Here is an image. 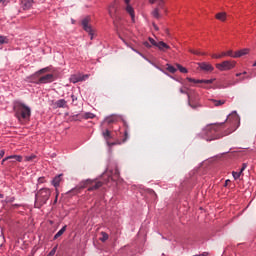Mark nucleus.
Listing matches in <instances>:
<instances>
[{"label":"nucleus","instance_id":"680f3d73","mask_svg":"<svg viewBox=\"0 0 256 256\" xmlns=\"http://www.w3.org/2000/svg\"><path fill=\"white\" fill-rule=\"evenodd\" d=\"M14 161H12V163H15V161H17V159H13Z\"/></svg>","mask_w":256,"mask_h":256},{"label":"nucleus","instance_id":"412c9836","mask_svg":"<svg viewBox=\"0 0 256 256\" xmlns=\"http://www.w3.org/2000/svg\"><path fill=\"white\" fill-rule=\"evenodd\" d=\"M151 14H152V17H154V19H161V14L159 13V8H155Z\"/></svg>","mask_w":256,"mask_h":256},{"label":"nucleus","instance_id":"72a5a7b5","mask_svg":"<svg viewBox=\"0 0 256 256\" xmlns=\"http://www.w3.org/2000/svg\"><path fill=\"white\" fill-rule=\"evenodd\" d=\"M13 201H15V197H7L2 203H13Z\"/></svg>","mask_w":256,"mask_h":256},{"label":"nucleus","instance_id":"4468645a","mask_svg":"<svg viewBox=\"0 0 256 256\" xmlns=\"http://www.w3.org/2000/svg\"><path fill=\"white\" fill-rule=\"evenodd\" d=\"M248 54H249V49L245 48V49L235 52L233 58L237 59L239 57H243V55H248Z\"/></svg>","mask_w":256,"mask_h":256},{"label":"nucleus","instance_id":"2f4dec72","mask_svg":"<svg viewBox=\"0 0 256 256\" xmlns=\"http://www.w3.org/2000/svg\"><path fill=\"white\" fill-rule=\"evenodd\" d=\"M232 175H233V178H234L235 180H237V179H239V177H241V175H243V174H242V172H232Z\"/></svg>","mask_w":256,"mask_h":256},{"label":"nucleus","instance_id":"e2e57ef3","mask_svg":"<svg viewBox=\"0 0 256 256\" xmlns=\"http://www.w3.org/2000/svg\"><path fill=\"white\" fill-rule=\"evenodd\" d=\"M55 203H57V196H56V199H55Z\"/></svg>","mask_w":256,"mask_h":256},{"label":"nucleus","instance_id":"a19ab883","mask_svg":"<svg viewBox=\"0 0 256 256\" xmlns=\"http://www.w3.org/2000/svg\"><path fill=\"white\" fill-rule=\"evenodd\" d=\"M127 139H129V132L127 130H125L123 142L125 143V141H127Z\"/></svg>","mask_w":256,"mask_h":256},{"label":"nucleus","instance_id":"4be33fe9","mask_svg":"<svg viewBox=\"0 0 256 256\" xmlns=\"http://www.w3.org/2000/svg\"><path fill=\"white\" fill-rule=\"evenodd\" d=\"M211 101L213 102V105L215 107H221V105H225V100H215V99H212Z\"/></svg>","mask_w":256,"mask_h":256},{"label":"nucleus","instance_id":"864d4df0","mask_svg":"<svg viewBox=\"0 0 256 256\" xmlns=\"http://www.w3.org/2000/svg\"><path fill=\"white\" fill-rule=\"evenodd\" d=\"M153 27L156 31H159V27H157V24H153Z\"/></svg>","mask_w":256,"mask_h":256},{"label":"nucleus","instance_id":"2eb2a0df","mask_svg":"<svg viewBox=\"0 0 256 256\" xmlns=\"http://www.w3.org/2000/svg\"><path fill=\"white\" fill-rule=\"evenodd\" d=\"M156 47L160 51H167V49H170L169 45H167V43H165L163 41L157 42Z\"/></svg>","mask_w":256,"mask_h":256},{"label":"nucleus","instance_id":"bf43d9fd","mask_svg":"<svg viewBox=\"0 0 256 256\" xmlns=\"http://www.w3.org/2000/svg\"><path fill=\"white\" fill-rule=\"evenodd\" d=\"M3 197H4L3 194H0V199H3Z\"/></svg>","mask_w":256,"mask_h":256},{"label":"nucleus","instance_id":"7c9ffc66","mask_svg":"<svg viewBox=\"0 0 256 256\" xmlns=\"http://www.w3.org/2000/svg\"><path fill=\"white\" fill-rule=\"evenodd\" d=\"M189 91H192V90L188 89L186 87L180 88V93H182V95H187V93H189Z\"/></svg>","mask_w":256,"mask_h":256},{"label":"nucleus","instance_id":"603ef678","mask_svg":"<svg viewBox=\"0 0 256 256\" xmlns=\"http://www.w3.org/2000/svg\"><path fill=\"white\" fill-rule=\"evenodd\" d=\"M209 255V252H203L202 254L198 255V256H207Z\"/></svg>","mask_w":256,"mask_h":256},{"label":"nucleus","instance_id":"de8ad7c7","mask_svg":"<svg viewBox=\"0 0 256 256\" xmlns=\"http://www.w3.org/2000/svg\"><path fill=\"white\" fill-rule=\"evenodd\" d=\"M245 79H249V77H241L239 80H237V83H239L240 81H245Z\"/></svg>","mask_w":256,"mask_h":256},{"label":"nucleus","instance_id":"f704fd0d","mask_svg":"<svg viewBox=\"0 0 256 256\" xmlns=\"http://www.w3.org/2000/svg\"><path fill=\"white\" fill-rule=\"evenodd\" d=\"M225 57H235V54H233V50L225 52Z\"/></svg>","mask_w":256,"mask_h":256},{"label":"nucleus","instance_id":"6e6d98bb","mask_svg":"<svg viewBox=\"0 0 256 256\" xmlns=\"http://www.w3.org/2000/svg\"><path fill=\"white\" fill-rule=\"evenodd\" d=\"M131 0H124V2L126 3V5H129Z\"/></svg>","mask_w":256,"mask_h":256},{"label":"nucleus","instance_id":"a18cd8bd","mask_svg":"<svg viewBox=\"0 0 256 256\" xmlns=\"http://www.w3.org/2000/svg\"><path fill=\"white\" fill-rule=\"evenodd\" d=\"M159 3H158V6L160 9H163V0H158Z\"/></svg>","mask_w":256,"mask_h":256},{"label":"nucleus","instance_id":"9d476101","mask_svg":"<svg viewBox=\"0 0 256 256\" xmlns=\"http://www.w3.org/2000/svg\"><path fill=\"white\" fill-rule=\"evenodd\" d=\"M198 66L200 67V69L202 71H210L211 72L214 69L213 66L207 62H200V63H198Z\"/></svg>","mask_w":256,"mask_h":256},{"label":"nucleus","instance_id":"c756f323","mask_svg":"<svg viewBox=\"0 0 256 256\" xmlns=\"http://www.w3.org/2000/svg\"><path fill=\"white\" fill-rule=\"evenodd\" d=\"M189 52L193 55H205V53H201L199 50L189 49Z\"/></svg>","mask_w":256,"mask_h":256},{"label":"nucleus","instance_id":"20e7f679","mask_svg":"<svg viewBox=\"0 0 256 256\" xmlns=\"http://www.w3.org/2000/svg\"><path fill=\"white\" fill-rule=\"evenodd\" d=\"M85 187H88V191H97V189H100V187H103V182L97 181V180H85L80 183V187L73 189L72 193H79L80 189H85Z\"/></svg>","mask_w":256,"mask_h":256},{"label":"nucleus","instance_id":"4c0bfd02","mask_svg":"<svg viewBox=\"0 0 256 256\" xmlns=\"http://www.w3.org/2000/svg\"><path fill=\"white\" fill-rule=\"evenodd\" d=\"M146 192L148 193V195H154V197H157V194L155 193V190H153V189H147Z\"/></svg>","mask_w":256,"mask_h":256},{"label":"nucleus","instance_id":"5fc2aeb1","mask_svg":"<svg viewBox=\"0 0 256 256\" xmlns=\"http://www.w3.org/2000/svg\"><path fill=\"white\" fill-rule=\"evenodd\" d=\"M229 183H231V180H226L225 186H227Z\"/></svg>","mask_w":256,"mask_h":256},{"label":"nucleus","instance_id":"49530a36","mask_svg":"<svg viewBox=\"0 0 256 256\" xmlns=\"http://www.w3.org/2000/svg\"><path fill=\"white\" fill-rule=\"evenodd\" d=\"M38 183H45V178L40 177V178L38 179Z\"/></svg>","mask_w":256,"mask_h":256},{"label":"nucleus","instance_id":"3c124183","mask_svg":"<svg viewBox=\"0 0 256 256\" xmlns=\"http://www.w3.org/2000/svg\"><path fill=\"white\" fill-rule=\"evenodd\" d=\"M81 78H83L84 79V81H86V79H89V75H83V76H81Z\"/></svg>","mask_w":256,"mask_h":256},{"label":"nucleus","instance_id":"dca6fc26","mask_svg":"<svg viewBox=\"0 0 256 256\" xmlns=\"http://www.w3.org/2000/svg\"><path fill=\"white\" fill-rule=\"evenodd\" d=\"M126 11L127 13H129L132 21H135V10L133 9V7H131V5L128 4L126 7Z\"/></svg>","mask_w":256,"mask_h":256},{"label":"nucleus","instance_id":"f3484780","mask_svg":"<svg viewBox=\"0 0 256 256\" xmlns=\"http://www.w3.org/2000/svg\"><path fill=\"white\" fill-rule=\"evenodd\" d=\"M56 107L65 108L67 107V101L65 99H60L55 102Z\"/></svg>","mask_w":256,"mask_h":256},{"label":"nucleus","instance_id":"8fccbe9b","mask_svg":"<svg viewBox=\"0 0 256 256\" xmlns=\"http://www.w3.org/2000/svg\"><path fill=\"white\" fill-rule=\"evenodd\" d=\"M7 5V0H0V5Z\"/></svg>","mask_w":256,"mask_h":256},{"label":"nucleus","instance_id":"09e8293b","mask_svg":"<svg viewBox=\"0 0 256 256\" xmlns=\"http://www.w3.org/2000/svg\"><path fill=\"white\" fill-rule=\"evenodd\" d=\"M71 98H72V101H73V103H75V101H77V96H75V95H71Z\"/></svg>","mask_w":256,"mask_h":256},{"label":"nucleus","instance_id":"7ed1b4c3","mask_svg":"<svg viewBox=\"0 0 256 256\" xmlns=\"http://www.w3.org/2000/svg\"><path fill=\"white\" fill-rule=\"evenodd\" d=\"M223 125H225V122L215 123L207 126V128L204 130V134L206 135V141H215V139H219L221 136L216 133L223 129Z\"/></svg>","mask_w":256,"mask_h":256},{"label":"nucleus","instance_id":"c85d7f7f","mask_svg":"<svg viewBox=\"0 0 256 256\" xmlns=\"http://www.w3.org/2000/svg\"><path fill=\"white\" fill-rule=\"evenodd\" d=\"M167 71H169V73H177V69L174 68L173 66H171L170 64H167Z\"/></svg>","mask_w":256,"mask_h":256},{"label":"nucleus","instance_id":"c9c22d12","mask_svg":"<svg viewBox=\"0 0 256 256\" xmlns=\"http://www.w3.org/2000/svg\"><path fill=\"white\" fill-rule=\"evenodd\" d=\"M36 158H37L36 155L26 156V157H25V161H33V159H36Z\"/></svg>","mask_w":256,"mask_h":256},{"label":"nucleus","instance_id":"ddd939ff","mask_svg":"<svg viewBox=\"0 0 256 256\" xmlns=\"http://www.w3.org/2000/svg\"><path fill=\"white\" fill-rule=\"evenodd\" d=\"M61 181H63V174L57 175L53 180H52V185L54 187H59L61 185Z\"/></svg>","mask_w":256,"mask_h":256},{"label":"nucleus","instance_id":"f8f14e48","mask_svg":"<svg viewBox=\"0 0 256 256\" xmlns=\"http://www.w3.org/2000/svg\"><path fill=\"white\" fill-rule=\"evenodd\" d=\"M9 159H16V161H18V163H21V161H23V156H21V155L8 156L2 160V165H5V161H9Z\"/></svg>","mask_w":256,"mask_h":256},{"label":"nucleus","instance_id":"5701e85b","mask_svg":"<svg viewBox=\"0 0 256 256\" xmlns=\"http://www.w3.org/2000/svg\"><path fill=\"white\" fill-rule=\"evenodd\" d=\"M82 119H95V114L91 112H86L82 115Z\"/></svg>","mask_w":256,"mask_h":256},{"label":"nucleus","instance_id":"a211bd4d","mask_svg":"<svg viewBox=\"0 0 256 256\" xmlns=\"http://www.w3.org/2000/svg\"><path fill=\"white\" fill-rule=\"evenodd\" d=\"M70 81H71V83H79V81H85V78H81V75H79V76L72 75L70 77Z\"/></svg>","mask_w":256,"mask_h":256},{"label":"nucleus","instance_id":"39448f33","mask_svg":"<svg viewBox=\"0 0 256 256\" xmlns=\"http://www.w3.org/2000/svg\"><path fill=\"white\" fill-rule=\"evenodd\" d=\"M187 97L189 107L192 109H199L201 107V104H199V94L195 90H189Z\"/></svg>","mask_w":256,"mask_h":256},{"label":"nucleus","instance_id":"6e6552de","mask_svg":"<svg viewBox=\"0 0 256 256\" xmlns=\"http://www.w3.org/2000/svg\"><path fill=\"white\" fill-rule=\"evenodd\" d=\"M55 81V76L53 74H46L45 76H41L38 79V84H47L53 83Z\"/></svg>","mask_w":256,"mask_h":256},{"label":"nucleus","instance_id":"473e14b6","mask_svg":"<svg viewBox=\"0 0 256 256\" xmlns=\"http://www.w3.org/2000/svg\"><path fill=\"white\" fill-rule=\"evenodd\" d=\"M4 43H7V37L0 35V45H4Z\"/></svg>","mask_w":256,"mask_h":256},{"label":"nucleus","instance_id":"6ab92c4d","mask_svg":"<svg viewBox=\"0 0 256 256\" xmlns=\"http://www.w3.org/2000/svg\"><path fill=\"white\" fill-rule=\"evenodd\" d=\"M216 19H218V21H226L227 13H225V12L217 13L216 14Z\"/></svg>","mask_w":256,"mask_h":256},{"label":"nucleus","instance_id":"393cba45","mask_svg":"<svg viewBox=\"0 0 256 256\" xmlns=\"http://www.w3.org/2000/svg\"><path fill=\"white\" fill-rule=\"evenodd\" d=\"M101 238L100 241H102V243H105V241H107V239H109V234L106 232H101Z\"/></svg>","mask_w":256,"mask_h":256},{"label":"nucleus","instance_id":"c03bdc74","mask_svg":"<svg viewBox=\"0 0 256 256\" xmlns=\"http://www.w3.org/2000/svg\"><path fill=\"white\" fill-rule=\"evenodd\" d=\"M5 157V150H0V159H3Z\"/></svg>","mask_w":256,"mask_h":256},{"label":"nucleus","instance_id":"79ce46f5","mask_svg":"<svg viewBox=\"0 0 256 256\" xmlns=\"http://www.w3.org/2000/svg\"><path fill=\"white\" fill-rule=\"evenodd\" d=\"M246 169H247V163H243L242 168L240 169V172H242L243 174V171H245Z\"/></svg>","mask_w":256,"mask_h":256},{"label":"nucleus","instance_id":"b1692460","mask_svg":"<svg viewBox=\"0 0 256 256\" xmlns=\"http://www.w3.org/2000/svg\"><path fill=\"white\" fill-rule=\"evenodd\" d=\"M104 139H106V141H109V139H111V131L106 130L102 133Z\"/></svg>","mask_w":256,"mask_h":256},{"label":"nucleus","instance_id":"58836bf2","mask_svg":"<svg viewBox=\"0 0 256 256\" xmlns=\"http://www.w3.org/2000/svg\"><path fill=\"white\" fill-rule=\"evenodd\" d=\"M148 41H149V43H151V45H153L154 47H157V43H158V42L155 41V39L149 38Z\"/></svg>","mask_w":256,"mask_h":256},{"label":"nucleus","instance_id":"13d9d810","mask_svg":"<svg viewBox=\"0 0 256 256\" xmlns=\"http://www.w3.org/2000/svg\"><path fill=\"white\" fill-rule=\"evenodd\" d=\"M242 73H237L236 77H241Z\"/></svg>","mask_w":256,"mask_h":256},{"label":"nucleus","instance_id":"bb28decb","mask_svg":"<svg viewBox=\"0 0 256 256\" xmlns=\"http://www.w3.org/2000/svg\"><path fill=\"white\" fill-rule=\"evenodd\" d=\"M176 67L180 73H188L187 68L183 67L181 64H176Z\"/></svg>","mask_w":256,"mask_h":256},{"label":"nucleus","instance_id":"052dcab7","mask_svg":"<svg viewBox=\"0 0 256 256\" xmlns=\"http://www.w3.org/2000/svg\"><path fill=\"white\" fill-rule=\"evenodd\" d=\"M242 75H247V72L244 71V72L242 73Z\"/></svg>","mask_w":256,"mask_h":256},{"label":"nucleus","instance_id":"aec40b11","mask_svg":"<svg viewBox=\"0 0 256 256\" xmlns=\"http://www.w3.org/2000/svg\"><path fill=\"white\" fill-rule=\"evenodd\" d=\"M67 231V225H65L63 228H61L55 235H54V240H57L63 233Z\"/></svg>","mask_w":256,"mask_h":256},{"label":"nucleus","instance_id":"a878e982","mask_svg":"<svg viewBox=\"0 0 256 256\" xmlns=\"http://www.w3.org/2000/svg\"><path fill=\"white\" fill-rule=\"evenodd\" d=\"M42 73H47V68L37 71L34 75H32V78L39 77V75H42Z\"/></svg>","mask_w":256,"mask_h":256},{"label":"nucleus","instance_id":"423d86ee","mask_svg":"<svg viewBox=\"0 0 256 256\" xmlns=\"http://www.w3.org/2000/svg\"><path fill=\"white\" fill-rule=\"evenodd\" d=\"M235 67L234 61H223L222 63L216 64V69L219 71H231Z\"/></svg>","mask_w":256,"mask_h":256},{"label":"nucleus","instance_id":"f257e3e1","mask_svg":"<svg viewBox=\"0 0 256 256\" xmlns=\"http://www.w3.org/2000/svg\"><path fill=\"white\" fill-rule=\"evenodd\" d=\"M15 117L18 119L19 123L25 125L29 123L31 119V108L24 103L18 102L14 105Z\"/></svg>","mask_w":256,"mask_h":256},{"label":"nucleus","instance_id":"0eeeda50","mask_svg":"<svg viewBox=\"0 0 256 256\" xmlns=\"http://www.w3.org/2000/svg\"><path fill=\"white\" fill-rule=\"evenodd\" d=\"M82 27L84 31L90 35V39H93V28L89 25V18H84L82 20Z\"/></svg>","mask_w":256,"mask_h":256},{"label":"nucleus","instance_id":"1a4fd4ad","mask_svg":"<svg viewBox=\"0 0 256 256\" xmlns=\"http://www.w3.org/2000/svg\"><path fill=\"white\" fill-rule=\"evenodd\" d=\"M108 13L112 19H115L117 15V5L115 3H112L108 8Z\"/></svg>","mask_w":256,"mask_h":256},{"label":"nucleus","instance_id":"e433bc0d","mask_svg":"<svg viewBox=\"0 0 256 256\" xmlns=\"http://www.w3.org/2000/svg\"><path fill=\"white\" fill-rule=\"evenodd\" d=\"M213 79H209V80H200V83H205L206 85H211V83H213Z\"/></svg>","mask_w":256,"mask_h":256},{"label":"nucleus","instance_id":"f03ea898","mask_svg":"<svg viewBox=\"0 0 256 256\" xmlns=\"http://www.w3.org/2000/svg\"><path fill=\"white\" fill-rule=\"evenodd\" d=\"M51 197V189L49 188H42L38 190L35 194V207L36 209H41L43 205H47Z\"/></svg>","mask_w":256,"mask_h":256},{"label":"nucleus","instance_id":"37998d69","mask_svg":"<svg viewBox=\"0 0 256 256\" xmlns=\"http://www.w3.org/2000/svg\"><path fill=\"white\" fill-rule=\"evenodd\" d=\"M143 45H144V47H147L148 49H150V47H151V44L148 41H145L143 43Z\"/></svg>","mask_w":256,"mask_h":256},{"label":"nucleus","instance_id":"cd10ccee","mask_svg":"<svg viewBox=\"0 0 256 256\" xmlns=\"http://www.w3.org/2000/svg\"><path fill=\"white\" fill-rule=\"evenodd\" d=\"M225 57V52H222L221 54H213L212 59H223Z\"/></svg>","mask_w":256,"mask_h":256},{"label":"nucleus","instance_id":"ea45409f","mask_svg":"<svg viewBox=\"0 0 256 256\" xmlns=\"http://www.w3.org/2000/svg\"><path fill=\"white\" fill-rule=\"evenodd\" d=\"M187 81H189L190 83H201V80H196L193 78H187Z\"/></svg>","mask_w":256,"mask_h":256},{"label":"nucleus","instance_id":"4d7b16f0","mask_svg":"<svg viewBox=\"0 0 256 256\" xmlns=\"http://www.w3.org/2000/svg\"><path fill=\"white\" fill-rule=\"evenodd\" d=\"M108 123H113V119L108 118Z\"/></svg>","mask_w":256,"mask_h":256},{"label":"nucleus","instance_id":"9b49d317","mask_svg":"<svg viewBox=\"0 0 256 256\" xmlns=\"http://www.w3.org/2000/svg\"><path fill=\"white\" fill-rule=\"evenodd\" d=\"M21 7L24 11L31 9L33 7V0H21Z\"/></svg>","mask_w":256,"mask_h":256}]
</instances>
